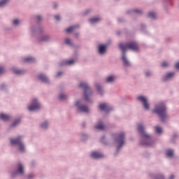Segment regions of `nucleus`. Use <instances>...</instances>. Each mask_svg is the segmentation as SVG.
I'll use <instances>...</instances> for the list:
<instances>
[{
    "label": "nucleus",
    "mask_w": 179,
    "mask_h": 179,
    "mask_svg": "<svg viewBox=\"0 0 179 179\" xmlns=\"http://www.w3.org/2000/svg\"><path fill=\"white\" fill-rule=\"evenodd\" d=\"M78 87L83 90L84 99H78L76 101L75 106L78 111L87 114L89 113V106L85 104V101L93 103V101L90 99V97L93 96V90L89 86L87 82H80Z\"/></svg>",
    "instance_id": "obj_1"
},
{
    "label": "nucleus",
    "mask_w": 179,
    "mask_h": 179,
    "mask_svg": "<svg viewBox=\"0 0 179 179\" xmlns=\"http://www.w3.org/2000/svg\"><path fill=\"white\" fill-rule=\"evenodd\" d=\"M100 141L103 145H115L118 152L125 145V133L124 131L114 133L111 134L110 138H107L106 136H102Z\"/></svg>",
    "instance_id": "obj_2"
},
{
    "label": "nucleus",
    "mask_w": 179,
    "mask_h": 179,
    "mask_svg": "<svg viewBox=\"0 0 179 179\" xmlns=\"http://www.w3.org/2000/svg\"><path fill=\"white\" fill-rule=\"evenodd\" d=\"M137 131L141 136L140 145L142 146H155L156 140L152 137V135L146 131V124L138 123L137 124Z\"/></svg>",
    "instance_id": "obj_3"
},
{
    "label": "nucleus",
    "mask_w": 179,
    "mask_h": 179,
    "mask_svg": "<svg viewBox=\"0 0 179 179\" xmlns=\"http://www.w3.org/2000/svg\"><path fill=\"white\" fill-rule=\"evenodd\" d=\"M119 47L122 52V61L124 66H129V65H131V63L129 62V60L128 59L125 52L127 51V50H131L135 52H138V51H139V45H138V43L133 41L127 43H120Z\"/></svg>",
    "instance_id": "obj_4"
},
{
    "label": "nucleus",
    "mask_w": 179,
    "mask_h": 179,
    "mask_svg": "<svg viewBox=\"0 0 179 179\" xmlns=\"http://www.w3.org/2000/svg\"><path fill=\"white\" fill-rule=\"evenodd\" d=\"M152 113L157 114L162 122H166V120L169 118V115L167 114V106L164 102H159L155 105Z\"/></svg>",
    "instance_id": "obj_5"
},
{
    "label": "nucleus",
    "mask_w": 179,
    "mask_h": 179,
    "mask_svg": "<svg viewBox=\"0 0 179 179\" xmlns=\"http://www.w3.org/2000/svg\"><path fill=\"white\" fill-rule=\"evenodd\" d=\"M30 33L31 36H36L38 41L46 42L51 40V36L48 34H41L43 33V28L37 25H32L30 27Z\"/></svg>",
    "instance_id": "obj_6"
},
{
    "label": "nucleus",
    "mask_w": 179,
    "mask_h": 179,
    "mask_svg": "<svg viewBox=\"0 0 179 179\" xmlns=\"http://www.w3.org/2000/svg\"><path fill=\"white\" fill-rule=\"evenodd\" d=\"M23 136H18L15 138H10V143L12 146H17L20 153H26V145L23 143Z\"/></svg>",
    "instance_id": "obj_7"
},
{
    "label": "nucleus",
    "mask_w": 179,
    "mask_h": 179,
    "mask_svg": "<svg viewBox=\"0 0 179 179\" xmlns=\"http://www.w3.org/2000/svg\"><path fill=\"white\" fill-rule=\"evenodd\" d=\"M42 107L38 99L32 98L27 106V110L31 113H35V111H40Z\"/></svg>",
    "instance_id": "obj_8"
},
{
    "label": "nucleus",
    "mask_w": 179,
    "mask_h": 179,
    "mask_svg": "<svg viewBox=\"0 0 179 179\" xmlns=\"http://www.w3.org/2000/svg\"><path fill=\"white\" fill-rule=\"evenodd\" d=\"M136 101L141 104L143 108L145 111L150 110V103H149V98L145 95H138L136 98Z\"/></svg>",
    "instance_id": "obj_9"
},
{
    "label": "nucleus",
    "mask_w": 179,
    "mask_h": 179,
    "mask_svg": "<svg viewBox=\"0 0 179 179\" xmlns=\"http://www.w3.org/2000/svg\"><path fill=\"white\" fill-rule=\"evenodd\" d=\"M23 176L24 174V165L22 162H18L16 165V171H14L11 173V177L15 178L17 176Z\"/></svg>",
    "instance_id": "obj_10"
},
{
    "label": "nucleus",
    "mask_w": 179,
    "mask_h": 179,
    "mask_svg": "<svg viewBox=\"0 0 179 179\" xmlns=\"http://www.w3.org/2000/svg\"><path fill=\"white\" fill-rule=\"evenodd\" d=\"M99 108L100 111H104V113H109L113 110V107L108 104V103H101L99 104Z\"/></svg>",
    "instance_id": "obj_11"
},
{
    "label": "nucleus",
    "mask_w": 179,
    "mask_h": 179,
    "mask_svg": "<svg viewBox=\"0 0 179 179\" xmlns=\"http://www.w3.org/2000/svg\"><path fill=\"white\" fill-rule=\"evenodd\" d=\"M176 76L175 72H168L165 73L162 77V81L163 82H169V80H171L173 78Z\"/></svg>",
    "instance_id": "obj_12"
},
{
    "label": "nucleus",
    "mask_w": 179,
    "mask_h": 179,
    "mask_svg": "<svg viewBox=\"0 0 179 179\" xmlns=\"http://www.w3.org/2000/svg\"><path fill=\"white\" fill-rule=\"evenodd\" d=\"M107 47H108L107 44H101L98 46V53L99 55H106V52H107Z\"/></svg>",
    "instance_id": "obj_13"
},
{
    "label": "nucleus",
    "mask_w": 179,
    "mask_h": 179,
    "mask_svg": "<svg viewBox=\"0 0 179 179\" xmlns=\"http://www.w3.org/2000/svg\"><path fill=\"white\" fill-rule=\"evenodd\" d=\"M94 128L97 131H104V129H106V126L104 125L103 120H98V122L94 125Z\"/></svg>",
    "instance_id": "obj_14"
},
{
    "label": "nucleus",
    "mask_w": 179,
    "mask_h": 179,
    "mask_svg": "<svg viewBox=\"0 0 179 179\" xmlns=\"http://www.w3.org/2000/svg\"><path fill=\"white\" fill-rule=\"evenodd\" d=\"M90 157H92V159H103V157H104V155H103V153L100 152L99 151H92L90 153Z\"/></svg>",
    "instance_id": "obj_15"
},
{
    "label": "nucleus",
    "mask_w": 179,
    "mask_h": 179,
    "mask_svg": "<svg viewBox=\"0 0 179 179\" xmlns=\"http://www.w3.org/2000/svg\"><path fill=\"white\" fill-rule=\"evenodd\" d=\"M75 64V59H65L60 62V66H72Z\"/></svg>",
    "instance_id": "obj_16"
},
{
    "label": "nucleus",
    "mask_w": 179,
    "mask_h": 179,
    "mask_svg": "<svg viewBox=\"0 0 179 179\" xmlns=\"http://www.w3.org/2000/svg\"><path fill=\"white\" fill-rule=\"evenodd\" d=\"M115 80H117V76L114 74H110L106 77L105 83H108V84L114 83Z\"/></svg>",
    "instance_id": "obj_17"
},
{
    "label": "nucleus",
    "mask_w": 179,
    "mask_h": 179,
    "mask_svg": "<svg viewBox=\"0 0 179 179\" xmlns=\"http://www.w3.org/2000/svg\"><path fill=\"white\" fill-rule=\"evenodd\" d=\"M38 80L42 82L43 83H50V79L44 73H40L38 76Z\"/></svg>",
    "instance_id": "obj_18"
},
{
    "label": "nucleus",
    "mask_w": 179,
    "mask_h": 179,
    "mask_svg": "<svg viewBox=\"0 0 179 179\" xmlns=\"http://www.w3.org/2000/svg\"><path fill=\"white\" fill-rule=\"evenodd\" d=\"M143 11L141 8H134L127 10V15H142Z\"/></svg>",
    "instance_id": "obj_19"
},
{
    "label": "nucleus",
    "mask_w": 179,
    "mask_h": 179,
    "mask_svg": "<svg viewBox=\"0 0 179 179\" xmlns=\"http://www.w3.org/2000/svg\"><path fill=\"white\" fill-rule=\"evenodd\" d=\"M149 178L150 179H166V178L164 177V175H163L162 173H157V174L150 173Z\"/></svg>",
    "instance_id": "obj_20"
},
{
    "label": "nucleus",
    "mask_w": 179,
    "mask_h": 179,
    "mask_svg": "<svg viewBox=\"0 0 179 179\" xmlns=\"http://www.w3.org/2000/svg\"><path fill=\"white\" fill-rule=\"evenodd\" d=\"M100 22H101V17H92L89 19L90 24H96V23H100Z\"/></svg>",
    "instance_id": "obj_21"
},
{
    "label": "nucleus",
    "mask_w": 179,
    "mask_h": 179,
    "mask_svg": "<svg viewBox=\"0 0 179 179\" xmlns=\"http://www.w3.org/2000/svg\"><path fill=\"white\" fill-rule=\"evenodd\" d=\"M95 87L99 96H104V90L103 89L101 85H100L99 83H96Z\"/></svg>",
    "instance_id": "obj_22"
},
{
    "label": "nucleus",
    "mask_w": 179,
    "mask_h": 179,
    "mask_svg": "<svg viewBox=\"0 0 179 179\" xmlns=\"http://www.w3.org/2000/svg\"><path fill=\"white\" fill-rule=\"evenodd\" d=\"M11 70L13 73H15V75H24V73H26V71L23 69H18L16 67H13Z\"/></svg>",
    "instance_id": "obj_23"
},
{
    "label": "nucleus",
    "mask_w": 179,
    "mask_h": 179,
    "mask_svg": "<svg viewBox=\"0 0 179 179\" xmlns=\"http://www.w3.org/2000/svg\"><path fill=\"white\" fill-rule=\"evenodd\" d=\"M166 157L168 159H173L174 157V150L169 148L166 150Z\"/></svg>",
    "instance_id": "obj_24"
},
{
    "label": "nucleus",
    "mask_w": 179,
    "mask_h": 179,
    "mask_svg": "<svg viewBox=\"0 0 179 179\" xmlns=\"http://www.w3.org/2000/svg\"><path fill=\"white\" fill-rule=\"evenodd\" d=\"M50 127V122L48 120H44L40 124V128L45 131Z\"/></svg>",
    "instance_id": "obj_25"
},
{
    "label": "nucleus",
    "mask_w": 179,
    "mask_h": 179,
    "mask_svg": "<svg viewBox=\"0 0 179 179\" xmlns=\"http://www.w3.org/2000/svg\"><path fill=\"white\" fill-rule=\"evenodd\" d=\"M154 132L157 135H162L163 134V127L157 125L154 127Z\"/></svg>",
    "instance_id": "obj_26"
},
{
    "label": "nucleus",
    "mask_w": 179,
    "mask_h": 179,
    "mask_svg": "<svg viewBox=\"0 0 179 179\" xmlns=\"http://www.w3.org/2000/svg\"><path fill=\"white\" fill-rule=\"evenodd\" d=\"M36 61V59L31 56H28L22 58V62H34Z\"/></svg>",
    "instance_id": "obj_27"
},
{
    "label": "nucleus",
    "mask_w": 179,
    "mask_h": 179,
    "mask_svg": "<svg viewBox=\"0 0 179 179\" xmlns=\"http://www.w3.org/2000/svg\"><path fill=\"white\" fill-rule=\"evenodd\" d=\"M76 29H79V25H74V26L69 27V28H66L65 29V31L69 34V33H72V31H75Z\"/></svg>",
    "instance_id": "obj_28"
},
{
    "label": "nucleus",
    "mask_w": 179,
    "mask_h": 179,
    "mask_svg": "<svg viewBox=\"0 0 179 179\" xmlns=\"http://www.w3.org/2000/svg\"><path fill=\"white\" fill-rule=\"evenodd\" d=\"M20 23H21L20 20L17 19V18L13 19L11 21V24H12L13 27H17V26H20Z\"/></svg>",
    "instance_id": "obj_29"
},
{
    "label": "nucleus",
    "mask_w": 179,
    "mask_h": 179,
    "mask_svg": "<svg viewBox=\"0 0 179 179\" xmlns=\"http://www.w3.org/2000/svg\"><path fill=\"white\" fill-rule=\"evenodd\" d=\"M0 119L2 120L3 121H9V120H10V116H9V115H6L5 113H1Z\"/></svg>",
    "instance_id": "obj_30"
},
{
    "label": "nucleus",
    "mask_w": 179,
    "mask_h": 179,
    "mask_svg": "<svg viewBox=\"0 0 179 179\" xmlns=\"http://www.w3.org/2000/svg\"><path fill=\"white\" fill-rule=\"evenodd\" d=\"M69 97V96H68V94L63 93V92H62L59 94V100H62V101L68 100Z\"/></svg>",
    "instance_id": "obj_31"
},
{
    "label": "nucleus",
    "mask_w": 179,
    "mask_h": 179,
    "mask_svg": "<svg viewBox=\"0 0 179 179\" xmlns=\"http://www.w3.org/2000/svg\"><path fill=\"white\" fill-rule=\"evenodd\" d=\"M20 124V118L15 119L13 122L10 124L11 128H15V127H17Z\"/></svg>",
    "instance_id": "obj_32"
},
{
    "label": "nucleus",
    "mask_w": 179,
    "mask_h": 179,
    "mask_svg": "<svg viewBox=\"0 0 179 179\" xmlns=\"http://www.w3.org/2000/svg\"><path fill=\"white\" fill-rule=\"evenodd\" d=\"M80 139L83 141H87V139H89V135L86 133H82L80 134Z\"/></svg>",
    "instance_id": "obj_33"
},
{
    "label": "nucleus",
    "mask_w": 179,
    "mask_h": 179,
    "mask_svg": "<svg viewBox=\"0 0 179 179\" xmlns=\"http://www.w3.org/2000/svg\"><path fill=\"white\" fill-rule=\"evenodd\" d=\"M148 17H149L150 19H156L157 14L156 13L151 11L148 14Z\"/></svg>",
    "instance_id": "obj_34"
},
{
    "label": "nucleus",
    "mask_w": 179,
    "mask_h": 179,
    "mask_svg": "<svg viewBox=\"0 0 179 179\" xmlns=\"http://www.w3.org/2000/svg\"><path fill=\"white\" fill-rule=\"evenodd\" d=\"M36 178V173L31 172L27 175V179H34Z\"/></svg>",
    "instance_id": "obj_35"
},
{
    "label": "nucleus",
    "mask_w": 179,
    "mask_h": 179,
    "mask_svg": "<svg viewBox=\"0 0 179 179\" xmlns=\"http://www.w3.org/2000/svg\"><path fill=\"white\" fill-rule=\"evenodd\" d=\"M9 2V0H1L0 1V8H3L6 6V4Z\"/></svg>",
    "instance_id": "obj_36"
},
{
    "label": "nucleus",
    "mask_w": 179,
    "mask_h": 179,
    "mask_svg": "<svg viewBox=\"0 0 179 179\" xmlns=\"http://www.w3.org/2000/svg\"><path fill=\"white\" fill-rule=\"evenodd\" d=\"M64 43L66 45H72V41L69 38H66L64 39Z\"/></svg>",
    "instance_id": "obj_37"
},
{
    "label": "nucleus",
    "mask_w": 179,
    "mask_h": 179,
    "mask_svg": "<svg viewBox=\"0 0 179 179\" xmlns=\"http://www.w3.org/2000/svg\"><path fill=\"white\" fill-rule=\"evenodd\" d=\"M169 66H170V62L165 61L162 63V68H169Z\"/></svg>",
    "instance_id": "obj_38"
},
{
    "label": "nucleus",
    "mask_w": 179,
    "mask_h": 179,
    "mask_svg": "<svg viewBox=\"0 0 179 179\" xmlns=\"http://www.w3.org/2000/svg\"><path fill=\"white\" fill-rule=\"evenodd\" d=\"M140 29L143 33H145L146 31V25L145 24H141L140 26Z\"/></svg>",
    "instance_id": "obj_39"
},
{
    "label": "nucleus",
    "mask_w": 179,
    "mask_h": 179,
    "mask_svg": "<svg viewBox=\"0 0 179 179\" xmlns=\"http://www.w3.org/2000/svg\"><path fill=\"white\" fill-rule=\"evenodd\" d=\"M7 87L8 85H6V84L2 83L1 85H0V90H5Z\"/></svg>",
    "instance_id": "obj_40"
},
{
    "label": "nucleus",
    "mask_w": 179,
    "mask_h": 179,
    "mask_svg": "<svg viewBox=\"0 0 179 179\" xmlns=\"http://www.w3.org/2000/svg\"><path fill=\"white\" fill-rule=\"evenodd\" d=\"M5 73V68L3 66H0V75H3Z\"/></svg>",
    "instance_id": "obj_41"
},
{
    "label": "nucleus",
    "mask_w": 179,
    "mask_h": 179,
    "mask_svg": "<svg viewBox=\"0 0 179 179\" xmlns=\"http://www.w3.org/2000/svg\"><path fill=\"white\" fill-rule=\"evenodd\" d=\"M64 75V72L62 71H58L56 74V78H61Z\"/></svg>",
    "instance_id": "obj_42"
},
{
    "label": "nucleus",
    "mask_w": 179,
    "mask_h": 179,
    "mask_svg": "<svg viewBox=\"0 0 179 179\" xmlns=\"http://www.w3.org/2000/svg\"><path fill=\"white\" fill-rule=\"evenodd\" d=\"M55 20H57V22H59V20H61V15H55Z\"/></svg>",
    "instance_id": "obj_43"
},
{
    "label": "nucleus",
    "mask_w": 179,
    "mask_h": 179,
    "mask_svg": "<svg viewBox=\"0 0 179 179\" xmlns=\"http://www.w3.org/2000/svg\"><path fill=\"white\" fill-rule=\"evenodd\" d=\"M145 76H147L148 78H149V76H152V71H146L145 72Z\"/></svg>",
    "instance_id": "obj_44"
},
{
    "label": "nucleus",
    "mask_w": 179,
    "mask_h": 179,
    "mask_svg": "<svg viewBox=\"0 0 179 179\" xmlns=\"http://www.w3.org/2000/svg\"><path fill=\"white\" fill-rule=\"evenodd\" d=\"M34 166H36V162L33 161L30 164V168L33 169V167H34Z\"/></svg>",
    "instance_id": "obj_45"
},
{
    "label": "nucleus",
    "mask_w": 179,
    "mask_h": 179,
    "mask_svg": "<svg viewBox=\"0 0 179 179\" xmlns=\"http://www.w3.org/2000/svg\"><path fill=\"white\" fill-rule=\"evenodd\" d=\"M36 18L37 19V20H43V16L40 15H36Z\"/></svg>",
    "instance_id": "obj_46"
},
{
    "label": "nucleus",
    "mask_w": 179,
    "mask_h": 179,
    "mask_svg": "<svg viewBox=\"0 0 179 179\" xmlns=\"http://www.w3.org/2000/svg\"><path fill=\"white\" fill-rule=\"evenodd\" d=\"M176 176H174V175H171L168 179H175Z\"/></svg>",
    "instance_id": "obj_47"
},
{
    "label": "nucleus",
    "mask_w": 179,
    "mask_h": 179,
    "mask_svg": "<svg viewBox=\"0 0 179 179\" xmlns=\"http://www.w3.org/2000/svg\"><path fill=\"white\" fill-rule=\"evenodd\" d=\"M175 67L176 68V69H179V62L176 64Z\"/></svg>",
    "instance_id": "obj_48"
},
{
    "label": "nucleus",
    "mask_w": 179,
    "mask_h": 179,
    "mask_svg": "<svg viewBox=\"0 0 179 179\" xmlns=\"http://www.w3.org/2000/svg\"><path fill=\"white\" fill-rule=\"evenodd\" d=\"M54 8L55 9H57V8H58V4L57 3L54 4Z\"/></svg>",
    "instance_id": "obj_49"
},
{
    "label": "nucleus",
    "mask_w": 179,
    "mask_h": 179,
    "mask_svg": "<svg viewBox=\"0 0 179 179\" xmlns=\"http://www.w3.org/2000/svg\"><path fill=\"white\" fill-rule=\"evenodd\" d=\"M74 36H75V37H79V34L76 33V34H74Z\"/></svg>",
    "instance_id": "obj_50"
},
{
    "label": "nucleus",
    "mask_w": 179,
    "mask_h": 179,
    "mask_svg": "<svg viewBox=\"0 0 179 179\" xmlns=\"http://www.w3.org/2000/svg\"><path fill=\"white\" fill-rule=\"evenodd\" d=\"M177 136H178V135L177 134H173V138H177Z\"/></svg>",
    "instance_id": "obj_51"
},
{
    "label": "nucleus",
    "mask_w": 179,
    "mask_h": 179,
    "mask_svg": "<svg viewBox=\"0 0 179 179\" xmlns=\"http://www.w3.org/2000/svg\"><path fill=\"white\" fill-rule=\"evenodd\" d=\"M118 20H119V22H121V19H119Z\"/></svg>",
    "instance_id": "obj_52"
}]
</instances>
